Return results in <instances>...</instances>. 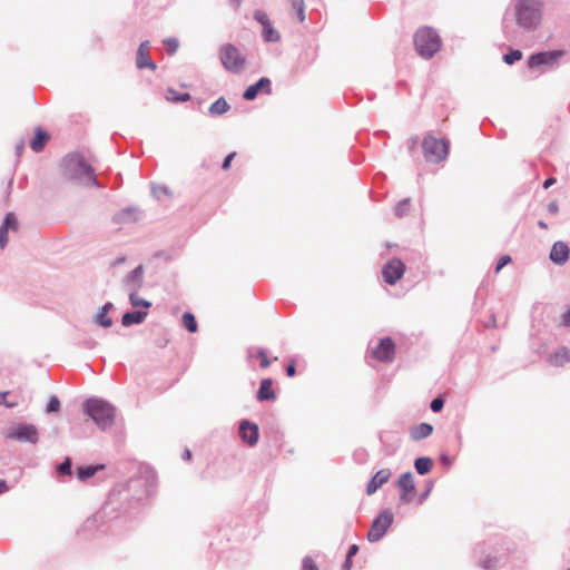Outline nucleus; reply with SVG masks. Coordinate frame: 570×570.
<instances>
[{
    "mask_svg": "<svg viewBox=\"0 0 570 570\" xmlns=\"http://www.w3.org/2000/svg\"><path fill=\"white\" fill-rule=\"evenodd\" d=\"M60 173L68 181L87 187H102L96 177L95 168L86 160L83 155L78 151H72L63 156L60 161Z\"/></svg>",
    "mask_w": 570,
    "mask_h": 570,
    "instance_id": "nucleus-1",
    "label": "nucleus"
},
{
    "mask_svg": "<svg viewBox=\"0 0 570 570\" xmlns=\"http://www.w3.org/2000/svg\"><path fill=\"white\" fill-rule=\"evenodd\" d=\"M514 17L518 27L533 31L542 19V3L539 0H518L514 4Z\"/></svg>",
    "mask_w": 570,
    "mask_h": 570,
    "instance_id": "nucleus-2",
    "label": "nucleus"
},
{
    "mask_svg": "<svg viewBox=\"0 0 570 570\" xmlns=\"http://www.w3.org/2000/svg\"><path fill=\"white\" fill-rule=\"evenodd\" d=\"M83 412L102 431L110 429L115 423L116 407L102 399L90 397L86 400Z\"/></svg>",
    "mask_w": 570,
    "mask_h": 570,
    "instance_id": "nucleus-3",
    "label": "nucleus"
},
{
    "mask_svg": "<svg viewBox=\"0 0 570 570\" xmlns=\"http://www.w3.org/2000/svg\"><path fill=\"white\" fill-rule=\"evenodd\" d=\"M128 498V490L121 491H112L110 492L106 503L104 507L92 515V518L87 519L85 525L88 529L94 527H100L106 524L107 522H112L119 518V504L122 500Z\"/></svg>",
    "mask_w": 570,
    "mask_h": 570,
    "instance_id": "nucleus-4",
    "label": "nucleus"
},
{
    "mask_svg": "<svg viewBox=\"0 0 570 570\" xmlns=\"http://www.w3.org/2000/svg\"><path fill=\"white\" fill-rule=\"evenodd\" d=\"M416 52L424 59L432 58L441 48L439 33L430 27L420 28L414 35Z\"/></svg>",
    "mask_w": 570,
    "mask_h": 570,
    "instance_id": "nucleus-5",
    "label": "nucleus"
},
{
    "mask_svg": "<svg viewBox=\"0 0 570 570\" xmlns=\"http://www.w3.org/2000/svg\"><path fill=\"white\" fill-rule=\"evenodd\" d=\"M422 149L426 163L440 164L449 156L450 141L446 138H436L428 134L423 138Z\"/></svg>",
    "mask_w": 570,
    "mask_h": 570,
    "instance_id": "nucleus-6",
    "label": "nucleus"
},
{
    "mask_svg": "<svg viewBox=\"0 0 570 570\" xmlns=\"http://www.w3.org/2000/svg\"><path fill=\"white\" fill-rule=\"evenodd\" d=\"M219 58L224 68L233 73L240 72L245 67V57L232 43L222 46Z\"/></svg>",
    "mask_w": 570,
    "mask_h": 570,
    "instance_id": "nucleus-7",
    "label": "nucleus"
},
{
    "mask_svg": "<svg viewBox=\"0 0 570 570\" xmlns=\"http://www.w3.org/2000/svg\"><path fill=\"white\" fill-rule=\"evenodd\" d=\"M394 520L393 513L390 510H383L372 522L371 529L367 533L370 542L380 541Z\"/></svg>",
    "mask_w": 570,
    "mask_h": 570,
    "instance_id": "nucleus-8",
    "label": "nucleus"
},
{
    "mask_svg": "<svg viewBox=\"0 0 570 570\" xmlns=\"http://www.w3.org/2000/svg\"><path fill=\"white\" fill-rule=\"evenodd\" d=\"M7 439L17 440L20 442H28L31 444H36L39 440L38 430L33 424L29 423H19L12 425L6 432Z\"/></svg>",
    "mask_w": 570,
    "mask_h": 570,
    "instance_id": "nucleus-9",
    "label": "nucleus"
},
{
    "mask_svg": "<svg viewBox=\"0 0 570 570\" xmlns=\"http://www.w3.org/2000/svg\"><path fill=\"white\" fill-rule=\"evenodd\" d=\"M564 55L566 51L562 49L534 52L529 56L527 66L530 69H537L541 66L553 67Z\"/></svg>",
    "mask_w": 570,
    "mask_h": 570,
    "instance_id": "nucleus-10",
    "label": "nucleus"
},
{
    "mask_svg": "<svg viewBox=\"0 0 570 570\" xmlns=\"http://www.w3.org/2000/svg\"><path fill=\"white\" fill-rule=\"evenodd\" d=\"M395 343L390 336L382 337L372 351L375 360L383 363H392L395 358Z\"/></svg>",
    "mask_w": 570,
    "mask_h": 570,
    "instance_id": "nucleus-11",
    "label": "nucleus"
},
{
    "mask_svg": "<svg viewBox=\"0 0 570 570\" xmlns=\"http://www.w3.org/2000/svg\"><path fill=\"white\" fill-rule=\"evenodd\" d=\"M405 265L399 258H392L383 267L382 274L384 282L389 285H395L404 275Z\"/></svg>",
    "mask_w": 570,
    "mask_h": 570,
    "instance_id": "nucleus-12",
    "label": "nucleus"
},
{
    "mask_svg": "<svg viewBox=\"0 0 570 570\" xmlns=\"http://www.w3.org/2000/svg\"><path fill=\"white\" fill-rule=\"evenodd\" d=\"M238 434L240 440L248 446L257 444L259 439V428L256 423L249 420H242L238 426Z\"/></svg>",
    "mask_w": 570,
    "mask_h": 570,
    "instance_id": "nucleus-13",
    "label": "nucleus"
},
{
    "mask_svg": "<svg viewBox=\"0 0 570 570\" xmlns=\"http://www.w3.org/2000/svg\"><path fill=\"white\" fill-rule=\"evenodd\" d=\"M272 94V81L267 77L259 78L255 83L248 86L243 92V98L247 101H252L256 99V97L261 94Z\"/></svg>",
    "mask_w": 570,
    "mask_h": 570,
    "instance_id": "nucleus-14",
    "label": "nucleus"
},
{
    "mask_svg": "<svg viewBox=\"0 0 570 570\" xmlns=\"http://www.w3.org/2000/svg\"><path fill=\"white\" fill-rule=\"evenodd\" d=\"M150 41H142L136 52V67L138 69H150L155 71L157 69V65L151 60L149 56Z\"/></svg>",
    "mask_w": 570,
    "mask_h": 570,
    "instance_id": "nucleus-15",
    "label": "nucleus"
},
{
    "mask_svg": "<svg viewBox=\"0 0 570 570\" xmlns=\"http://www.w3.org/2000/svg\"><path fill=\"white\" fill-rule=\"evenodd\" d=\"M397 487L401 490L400 501L405 504L410 503L412 500L410 494L415 491L413 474L411 472L402 473L397 480Z\"/></svg>",
    "mask_w": 570,
    "mask_h": 570,
    "instance_id": "nucleus-16",
    "label": "nucleus"
},
{
    "mask_svg": "<svg viewBox=\"0 0 570 570\" xmlns=\"http://www.w3.org/2000/svg\"><path fill=\"white\" fill-rule=\"evenodd\" d=\"M570 256V248L567 243L562 240L556 242L550 250L549 258L557 265H563L568 262Z\"/></svg>",
    "mask_w": 570,
    "mask_h": 570,
    "instance_id": "nucleus-17",
    "label": "nucleus"
},
{
    "mask_svg": "<svg viewBox=\"0 0 570 570\" xmlns=\"http://www.w3.org/2000/svg\"><path fill=\"white\" fill-rule=\"evenodd\" d=\"M124 283H125V286L130 292H138L142 287V284H144V266L138 265L130 273H128Z\"/></svg>",
    "mask_w": 570,
    "mask_h": 570,
    "instance_id": "nucleus-18",
    "label": "nucleus"
},
{
    "mask_svg": "<svg viewBox=\"0 0 570 570\" xmlns=\"http://www.w3.org/2000/svg\"><path fill=\"white\" fill-rule=\"evenodd\" d=\"M391 478L390 469L379 470L368 481L366 485V493L368 495L374 494L383 484H385Z\"/></svg>",
    "mask_w": 570,
    "mask_h": 570,
    "instance_id": "nucleus-19",
    "label": "nucleus"
},
{
    "mask_svg": "<svg viewBox=\"0 0 570 570\" xmlns=\"http://www.w3.org/2000/svg\"><path fill=\"white\" fill-rule=\"evenodd\" d=\"M256 399L259 402L274 401L276 399V394L273 390V380L272 379L267 377V379H263L261 381V384H259V387H258V391L256 394Z\"/></svg>",
    "mask_w": 570,
    "mask_h": 570,
    "instance_id": "nucleus-20",
    "label": "nucleus"
},
{
    "mask_svg": "<svg viewBox=\"0 0 570 570\" xmlns=\"http://www.w3.org/2000/svg\"><path fill=\"white\" fill-rule=\"evenodd\" d=\"M49 139H50L49 134L46 130H43L41 127H37L35 129V136L30 140V147L35 153H40L45 149Z\"/></svg>",
    "mask_w": 570,
    "mask_h": 570,
    "instance_id": "nucleus-21",
    "label": "nucleus"
},
{
    "mask_svg": "<svg viewBox=\"0 0 570 570\" xmlns=\"http://www.w3.org/2000/svg\"><path fill=\"white\" fill-rule=\"evenodd\" d=\"M147 317V312L145 311H132V312H126L121 316V324L125 327H129L132 325L141 324Z\"/></svg>",
    "mask_w": 570,
    "mask_h": 570,
    "instance_id": "nucleus-22",
    "label": "nucleus"
},
{
    "mask_svg": "<svg viewBox=\"0 0 570 570\" xmlns=\"http://www.w3.org/2000/svg\"><path fill=\"white\" fill-rule=\"evenodd\" d=\"M433 433V426L430 423H420L410 430V435L413 441H421Z\"/></svg>",
    "mask_w": 570,
    "mask_h": 570,
    "instance_id": "nucleus-23",
    "label": "nucleus"
},
{
    "mask_svg": "<svg viewBox=\"0 0 570 570\" xmlns=\"http://www.w3.org/2000/svg\"><path fill=\"white\" fill-rule=\"evenodd\" d=\"M104 468H105L104 464L78 466L76 470V474H77L78 480L87 481L88 479L92 478L98 471L102 470Z\"/></svg>",
    "mask_w": 570,
    "mask_h": 570,
    "instance_id": "nucleus-24",
    "label": "nucleus"
},
{
    "mask_svg": "<svg viewBox=\"0 0 570 570\" xmlns=\"http://www.w3.org/2000/svg\"><path fill=\"white\" fill-rule=\"evenodd\" d=\"M230 109L229 104L226 101L224 97L215 100L208 109V112L213 117L222 116Z\"/></svg>",
    "mask_w": 570,
    "mask_h": 570,
    "instance_id": "nucleus-25",
    "label": "nucleus"
},
{
    "mask_svg": "<svg viewBox=\"0 0 570 570\" xmlns=\"http://www.w3.org/2000/svg\"><path fill=\"white\" fill-rule=\"evenodd\" d=\"M414 468L420 475H425L432 470L433 460L429 456H419L414 461Z\"/></svg>",
    "mask_w": 570,
    "mask_h": 570,
    "instance_id": "nucleus-26",
    "label": "nucleus"
},
{
    "mask_svg": "<svg viewBox=\"0 0 570 570\" xmlns=\"http://www.w3.org/2000/svg\"><path fill=\"white\" fill-rule=\"evenodd\" d=\"M135 213H136V209L132 207L124 208L114 216V222L116 224L135 222L137 219V217L135 216Z\"/></svg>",
    "mask_w": 570,
    "mask_h": 570,
    "instance_id": "nucleus-27",
    "label": "nucleus"
},
{
    "mask_svg": "<svg viewBox=\"0 0 570 570\" xmlns=\"http://www.w3.org/2000/svg\"><path fill=\"white\" fill-rule=\"evenodd\" d=\"M291 12L296 16L298 22H304L305 17V1L304 0H289Z\"/></svg>",
    "mask_w": 570,
    "mask_h": 570,
    "instance_id": "nucleus-28",
    "label": "nucleus"
},
{
    "mask_svg": "<svg viewBox=\"0 0 570 570\" xmlns=\"http://www.w3.org/2000/svg\"><path fill=\"white\" fill-rule=\"evenodd\" d=\"M550 361L556 366H562L564 363L570 361V351L568 347H562L551 355Z\"/></svg>",
    "mask_w": 570,
    "mask_h": 570,
    "instance_id": "nucleus-29",
    "label": "nucleus"
},
{
    "mask_svg": "<svg viewBox=\"0 0 570 570\" xmlns=\"http://www.w3.org/2000/svg\"><path fill=\"white\" fill-rule=\"evenodd\" d=\"M181 322H183V325L184 327L189 332V333H196L197 330H198V324H197V321H196V317L193 313L190 312H185L181 316Z\"/></svg>",
    "mask_w": 570,
    "mask_h": 570,
    "instance_id": "nucleus-30",
    "label": "nucleus"
},
{
    "mask_svg": "<svg viewBox=\"0 0 570 570\" xmlns=\"http://www.w3.org/2000/svg\"><path fill=\"white\" fill-rule=\"evenodd\" d=\"M262 36L266 42H277L281 40L279 32L272 26V23L263 27Z\"/></svg>",
    "mask_w": 570,
    "mask_h": 570,
    "instance_id": "nucleus-31",
    "label": "nucleus"
},
{
    "mask_svg": "<svg viewBox=\"0 0 570 570\" xmlns=\"http://www.w3.org/2000/svg\"><path fill=\"white\" fill-rule=\"evenodd\" d=\"M18 227H19V224H18L16 215L13 213H7L0 228L7 230V233H9L10 230H12V232L18 230Z\"/></svg>",
    "mask_w": 570,
    "mask_h": 570,
    "instance_id": "nucleus-32",
    "label": "nucleus"
},
{
    "mask_svg": "<svg viewBox=\"0 0 570 570\" xmlns=\"http://www.w3.org/2000/svg\"><path fill=\"white\" fill-rule=\"evenodd\" d=\"M94 323L104 328H108L112 326V318L108 316V313H105L98 308L96 315L94 316Z\"/></svg>",
    "mask_w": 570,
    "mask_h": 570,
    "instance_id": "nucleus-33",
    "label": "nucleus"
},
{
    "mask_svg": "<svg viewBox=\"0 0 570 570\" xmlns=\"http://www.w3.org/2000/svg\"><path fill=\"white\" fill-rule=\"evenodd\" d=\"M166 98L171 102H185L190 99V94L177 92L175 89L168 88Z\"/></svg>",
    "mask_w": 570,
    "mask_h": 570,
    "instance_id": "nucleus-34",
    "label": "nucleus"
},
{
    "mask_svg": "<svg viewBox=\"0 0 570 570\" xmlns=\"http://www.w3.org/2000/svg\"><path fill=\"white\" fill-rule=\"evenodd\" d=\"M410 207H411L410 198H404V199L400 200L394 207L395 216H397L400 218L404 217L409 213Z\"/></svg>",
    "mask_w": 570,
    "mask_h": 570,
    "instance_id": "nucleus-35",
    "label": "nucleus"
},
{
    "mask_svg": "<svg viewBox=\"0 0 570 570\" xmlns=\"http://www.w3.org/2000/svg\"><path fill=\"white\" fill-rule=\"evenodd\" d=\"M522 51L519 49H510L507 53L503 55V61L507 65H513L514 62L522 59Z\"/></svg>",
    "mask_w": 570,
    "mask_h": 570,
    "instance_id": "nucleus-36",
    "label": "nucleus"
},
{
    "mask_svg": "<svg viewBox=\"0 0 570 570\" xmlns=\"http://www.w3.org/2000/svg\"><path fill=\"white\" fill-rule=\"evenodd\" d=\"M129 302L132 307H145L149 308L151 306V302L140 298L137 296V292H130L129 293Z\"/></svg>",
    "mask_w": 570,
    "mask_h": 570,
    "instance_id": "nucleus-37",
    "label": "nucleus"
},
{
    "mask_svg": "<svg viewBox=\"0 0 570 570\" xmlns=\"http://www.w3.org/2000/svg\"><path fill=\"white\" fill-rule=\"evenodd\" d=\"M57 473L59 475H71V473H72L71 458H69V456L65 458V460L57 466Z\"/></svg>",
    "mask_w": 570,
    "mask_h": 570,
    "instance_id": "nucleus-38",
    "label": "nucleus"
},
{
    "mask_svg": "<svg viewBox=\"0 0 570 570\" xmlns=\"http://www.w3.org/2000/svg\"><path fill=\"white\" fill-rule=\"evenodd\" d=\"M499 564V559L497 557L488 556L485 559L479 562V566L484 570H495Z\"/></svg>",
    "mask_w": 570,
    "mask_h": 570,
    "instance_id": "nucleus-39",
    "label": "nucleus"
},
{
    "mask_svg": "<svg viewBox=\"0 0 570 570\" xmlns=\"http://www.w3.org/2000/svg\"><path fill=\"white\" fill-rule=\"evenodd\" d=\"M60 410V401L57 396L52 395L46 406L47 413H57Z\"/></svg>",
    "mask_w": 570,
    "mask_h": 570,
    "instance_id": "nucleus-40",
    "label": "nucleus"
},
{
    "mask_svg": "<svg viewBox=\"0 0 570 570\" xmlns=\"http://www.w3.org/2000/svg\"><path fill=\"white\" fill-rule=\"evenodd\" d=\"M164 45L166 47L168 55L173 56L174 53H176L179 42L176 38H167L164 40Z\"/></svg>",
    "mask_w": 570,
    "mask_h": 570,
    "instance_id": "nucleus-41",
    "label": "nucleus"
},
{
    "mask_svg": "<svg viewBox=\"0 0 570 570\" xmlns=\"http://www.w3.org/2000/svg\"><path fill=\"white\" fill-rule=\"evenodd\" d=\"M254 19L262 24V27H265L271 23V20L267 16V13L263 10H256L254 12Z\"/></svg>",
    "mask_w": 570,
    "mask_h": 570,
    "instance_id": "nucleus-42",
    "label": "nucleus"
},
{
    "mask_svg": "<svg viewBox=\"0 0 570 570\" xmlns=\"http://www.w3.org/2000/svg\"><path fill=\"white\" fill-rule=\"evenodd\" d=\"M443 407H444V400L441 396L434 397L430 403V409L434 413L441 412Z\"/></svg>",
    "mask_w": 570,
    "mask_h": 570,
    "instance_id": "nucleus-43",
    "label": "nucleus"
},
{
    "mask_svg": "<svg viewBox=\"0 0 570 570\" xmlns=\"http://www.w3.org/2000/svg\"><path fill=\"white\" fill-rule=\"evenodd\" d=\"M257 357L261 360V363H259L261 367L267 368L271 365V361L267 357V353L264 348H259L257 351Z\"/></svg>",
    "mask_w": 570,
    "mask_h": 570,
    "instance_id": "nucleus-44",
    "label": "nucleus"
},
{
    "mask_svg": "<svg viewBox=\"0 0 570 570\" xmlns=\"http://www.w3.org/2000/svg\"><path fill=\"white\" fill-rule=\"evenodd\" d=\"M433 485H434V483H433L432 480H428L426 481L425 490L419 497V502L420 503H423L428 499V497L430 495V493H431V491L433 489Z\"/></svg>",
    "mask_w": 570,
    "mask_h": 570,
    "instance_id": "nucleus-45",
    "label": "nucleus"
},
{
    "mask_svg": "<svg viewBox=\"0 0 570 570\" xmlns=\"http://www.w3.org/2000/svg\"><path fill=\"white\" fill-rule=\"evenodd\" d=\"M8 396H9V392H1L0 393V404L7 406L9 409L17 406L18 403L14 401H9Z\"/></svg>",
    "mask_w": 570,
    "mask_h": 570,
    "instance_id": "nucleus-46",
    "label": "nucleus"
},
{
    "mask_svg": "<svg viewBox=\"0 0 570 570\" xmlns=\"http://www.w3.org/2000/svg\"><path fill=\"white\" fill-rule=\"evenodd\" d=\"M302 569L303 570H318L316 563L313 561V559L311 557H305L303 559Z\"/></svg>",
    "mask_w": 570,
    "mask_h": 570,
    "instance_id": "nucleus-47",
    "label": "nucleus"
},
{
    "mask_svg": "<svg viewBox=\"0 0 570 570\" xmlns=\"http://www.w3.org/2000/svg\"><path fill=\"white\" fill-rule=\"evenodd\" d=\"M511 262V257L509 255H503L499 258L495 265V273H499L504 266H507Z\"/></svg>",
    "mask_w": 570,
    "mask_h": 570,
    "instance_id": "nucleus-48",
    "label": "nucleus"
},
{
    "mask_svg": "<svg viewBox=\"0 0 570 570\" xmlns=\"http://www.w3.org/2000/svg\"><path fill=\"white\" fill-rule=\"evenodd\" d=\"M236 156V153H230L228 154L224 160H223V164H222V168L224 170H227L230 168V164H232V160L234 159V157Z\"/></svg>",
    "mask_w": 570,
    "mask_h": 570,
    "instance_id": "nucleus-49",
    "label": "nucleus"
},
{
    "mask_svg": "<svg viewBox=\"0 0 570 570\" xmlns=\"http://www.w3.org/2000/svg\"><path fill=\"white\" fill-rule=\"evenodd\" d=\"M9 242L7 230L0 228V248H4Z\"/></svg>",
    "mask_w": 570,
    "mask_h": 570,
    "instance_id": "nucleus-50",
    "label": "nucleus"
},
{
    "mask_svg": "<svg viewBox=\"0 0 570 570\" xmlns=\"http://www.w3.org/2000/svg\"><path fill=\"white\" fill-rule=\"evenodd\" d=\"M548 213L554 215L559 212V205L556 200H552L548 204Z\"/></svg>",
    "mask_w": 570,
    "mask_h": 570,
    "instance_id": "nucleus-51",
    "label": "nucleus"
},
{
    "mask_svg": "<svg viewBox=\"0 0 570 570\" xmlns=\"http://www.w3.org/2000/svg\"><path fill=\"white\" fill-rule=\"evenodd\" d=\"M296 374V366H295V362L292 361L287 366H286V375L289 376V377H293L294 375Z\"/></svg>",
    "mask_w": 570,
    "mask_h": 570,
    "instance_id": "nucleus-52",
    "label": "nucleus"
},
{
    "mask_svg": "<svg viewBox=\"0 0 570 570\" xmlns=\"http://www.w3.org/2000/svg\"><path fill=\"white\" fill-rule=\"evenodd\" d=\"M562 325L566 327L570 326V307L562 314Z\"/></svg>",
    "mask_w": 570,
    "mask_h": 570,
    "instance_id": "nucleus-53",
    "label": "nucleus"
},
{
    "mask_svg": "<svg viewBox=\"0 0 570 570\" xmlns=\"http://www.w3.org/2000/svg\"><path fill=\"white\" fill-rule=\"evenodd\" d=\"M440 461L445 466H450L452 464V459L445 453L440 455Z\"/></svg>",
    "mask_w": 570,
    "mask_h": 570,
    "instance_id": "nucleus-54",
    "label": "nucleus"
},
{
    "mask_svg": "<svg viewBox=\"0 0 570 570\" xmlns=\"http://www.w3.org/2000/svg\"><path fill=\"white\" fill-rule=\"evenodd\" d=\"M353 567V558L345 557V560L342 564V570H351Z\"/></svg>",
    "mask_w": 570,
    "mask_h": 570,
    "instance_id": "nucleus-55",
    "label": "nucleus"
},
{
    "mask_svg": "<svg viewBox=\"0 0 570 570\" xmlns=\"http://www.w3.org/2000/svg\"><path fill=\"white\" fill-rule=\"evenodd\" d=\"M357 552H358V546L357 544H351L348 550H347L346 557L353 558Z\"/></svg>",
    "mask_w": 570,
    "mask_h": 570,
    "instance_id": "nucleus-56",
    "label": "nucleus"
},
{
    "mask_svg": "<svg viewBox=\"0 0 570 570\" xmlns=\"http://www.w3.org/2000/svg\"><path fill=\"white\" fill-rule=\"evenodd\" d=\"M557 179L554 177H549L544 180L543 183V188L544 189H548L549 187H551L553 184H556Z\"/></svg>",
    "mask_w": 570,
    "mask_h": 570,
    "instance_id": "nucleus-57",
    "label": "nucleus"
},
{
    "mask_svg": "<svg viewBox=\"0 0 570 570\" xmlns=\"http://www.w3.org/2000/svg\"><path fill=\"white\" fill-rule=\"evenodd\" d=\"M24 150V141L21 140L17 146H16V154L18 157L21 156V154L23 153Z\"/></svg>",
    "mask_w": 570,
    "mask_h": 570,
    "instance_id": "nucleus-58",
    "label": "nucleus"
},
{
    "mask_svg": "<svg viewBox=\"0 0 570 570\" xmlns=\"http://www.w3.org/2000/svg\"><path fill=\"white\" fill-rule=\"evenodd\" d=\"M112 308H114V304L110 303V302H107L101 307H99V309L105 312V313H109Z\"/></svg>",
    "mask_w": 570,
    "mask_h": 570,
    "instance_id": "nucleus-59",
    "label": "nucleus"
},
{
    "mask_svg": "<svg viewBox=\"0 0 570 570\" xmlns=\"http://www.w3.org/2000/svg\"><path fill=\"white\" fill-rule=\"evenodd\" d=\"M9 490V487L4 480H0V494Z\"/></svg>",
    "mask_w": 570,
    "mask_h": 570,
    "instance_id": "nucleus-60",
    "label": "nucleus"
},
{
    "mask_svg": "<svg viewBox=\"0 0 570 570\" xmlns=\"http://www.w3.org/2000/svg\"><path fill=\"white\" fill-rule=\"evenodd\" d=\"M183 460L187 461L191 459V452L190 450L186 449L181 455Z\"/></svg>",
    "mask_w": 570,
    "mask_h": 570,
    "instance_id": "nucleus-61",
    "label": "nucleus"
},
{
    "mask_svg": "<svg viewBox=\"0 0 570 570\" xmlns=\"http://www.w3.org/2000/svg\"><path fill=\"white\" fill-rule=\"evenodd\" d=\"M538 226H539L540 228H542V229H547V228H548L547 223H546V222H543V220H539V222H538Z\"/></svg>",
    "mask_w": 570,
    "mask_h": 570,
    "instance_id": "nucleus-62",
    "label": "nucleus"
},
{
    "mask_svg": "<svg viewBox=\"0 0 570 570\" xmlns=\"http://www.w3.org/2000/svg\"><path fill=\"white\" fill-rule=\"evenodd\" d=\"M125 259H126L125 257H118V258L115 261L114 265H120V264H122V263L125 262Z\"/></svg>",
    "mask_w": 570,
    "mask_h": 570,
    "instance_id": "nucleus-63",
    "label": "nucleus"
},
{
    "mask_svg": "<svg viewBox=\"0 0 570 570\" xmlns=\"http://www.w3.org/2000/svg\"><path fill=\"white\" fill-rule=\"evenodd\" d=\"M503 32H504L505 35H508V33H509V30H508V26H507V24H503Z\"/></svg>",
    "mask_w": 570,
    "mask_h": 570,
    "instance_id": "nucleus-64",
    "label": "nucleus"
}]
</instances>
